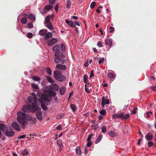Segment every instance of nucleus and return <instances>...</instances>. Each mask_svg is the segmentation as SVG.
I'll return each instance as SVG.
<instances>
[{
	"label": "nucleus",
	"instance_id": "1",
	"mask_svg": "<svg viewBox=\"0 0 156 156\" xmlns=\"http://www.w3.org/2000/svg\"><path fill=\"white\" fill-rule=\"evenodd\" d=\"M36 95L38 97V105H41L42 109L44 110H48L47 107L45 105H48L50 103V101L49 100L46 94H42L40 92H37Z\"/></svg>",
	"mask_w": 156,
	"mask_h": 156
},
{
	"label": "nucleus",
	"instance_id": "2",
	"mask_svg": "<svg viewBox=\"0 0 156 156\" xmlns=\"http://www.w3.org/2000/svg\"><path fill=\"white\" fill-rule=\"evenodd\" d=\"M17 118L18 122L22 125V128H25V124L27 121L30 120L32 118L29 115L19 112L17 113Z\"/></svg>",
	"mask_w": 156,
	"mask_h": 156
},
{
	"label": "nucleus",
	"instance_id": "3",
	"mask_svg": "<svg viewBox=\"0 0 156 156\" xmlns=\"http://www.w3.org/2000/svg\"><path fill=\"white\" fill-rule=\"evenodd\" d=\"M53 76L57 81L60 82L63 81L66 79V77L63 75L62 73L59 71H55Z\"/></svg>",
	"mask_w": 156,
	"mask_h": 156
},
{
	"label": "nucleus",
	"instance_id": "4",
	"mask_svg": "<svg viewBox=\"0 0 156 156\" xmlns=\"http://www.w3.org/2000/svg\"><path fill=\"white\" fill-rule=\"evenodd\" d=\"M56 58L54 59L55 62L58 64H63L65 62L64 58L65 57V55L63 53L59 54L57 56H55Z\"/></svg>",
	"mask_w": 156,
	"mask_h": 156
},
{
	"label": "nucleus",
	"instance_id": "5",
	"mask_svg": "<svg viewBox=\"0 0 156 156\" xmlns=\"http://www.w3.org/2000/svg\"><path fill=\"white\" fill-rule=\"evenodd\" d=\"M28 101L33 104H38L39 103L38 99H37L36 97L29 96L27 98Z\"/></svg>",
	"mask_w": 156,
	"mask_h": 156
},
{
	"label": "nucleus",
	"instance_id": "6",
	"mask_svg": "<svg viewBox=\"0 0 156 156\" xmlns=\"http://www.w3.org/2000/svg\"><path fill=\"white\" fill-rule=\"evenodd\" d=\"M35 105L29 104L30 112H34L39 110V107L38 104H35Z\"/></svg>",
	"mask_w": 156,
	"mask_h": 156
},
{
	"label": "nucleus",
	"instance_id": "7",
	"mask_svg": "<svg viewBox=\"0 0 156 156\" xmlns=\"http://www.w3.org/2000/svg\"><path fill=\"white\" fill-rule=\"evenodd\" d=\"M60 49V47L58 44H56L53 47L52 50L54 52H55V56H57L59 54L62 53L59 51Z\"/></svg>",
	"mask_w": 156,
	"mask_h": 156
},
{
	"label": "nucleus",
	"instance_id": "8",
	"mask_svg": "<svg viewBox=\"0 0 156 156\" xmlns=\"http://www.w3.org/2000/svg\"><path fill=\"white\" fill-rule=\"evenodd\" d=\"M57 41V39L56 38L51 39L48 41L47 44L48 46H52L55 44Z\"/></svg>",
	"mask_w": 156,
	"mask_h": 156
},
{
	"label": "nucleus",
	"instance_id": "9",
	"mask_svg": "<svg viewBox=\"0 0 156 156\" xmlns=\"http://www.w3.org/2000/svg\"><path fill=\"white\" fill-rule=\"evenodd\" d=\"M12 127L14 129L17 130V131H20L21 129L19 125V124L16 122H14L12 123Z\"/></svg>",
	"mask_w": 156,
	"mask_h": 156
},
{
	"label": "nucleus",
	"instance_id": "10",
	"mask_svg": "<svg viewBox=\"0 0 156 156\" xmlns=\"http://www.w3.org/2000/svg\"><path fill=\"white\" fill-rule=\"evenodd\" d=\"M62 64L61 63L58 64L56 66L55 69L62 71L66 70L67 69V67L65 65Z\"/></svg>",
	"mask_w": 156,
	"mask_h": 156
},
{
	"label": "nucleus",
	"instance_id": "11",
	"mask_svg": "<svg viewBox=\"0 0 156 156\" xmlns=\"http://www.w3.org/2000/svg\"><path fill=\"white\" fill-rule=\"evenodd\" d=\"M52 8V6L51 5H47L44 8V10L41 12L42 14H44L46 13V11H48L51 10Z\"/></svg>",
	"mask_w": 156,
	"mask_h": 156
},
{
	"label": "nucleus",
	"instance_id": "12",
	"mask_svg": "<svg viewBox=\"0 0 156 156\" xmlns=\"http://www.w3.org/2000/svg\"><path fill=\"white\" fill-rule=\"evenodd\" d=\"M0 129L4 132H5L8 130V127L7 125H5L3 124H0Z\"/></svg>",
	"mask_w": 156,
	"mask_h": 156
},
{
	"label": "nucleus",
	"instance_id": "13",
	"mask_svg": "<svg viewBox=\"0 0 156 156\" xmlns=\"http://www.w3.org/2000/svg\"><path fill=\"white\" fill-rule=\"evenodd\" d=\"M29 104L28 105H24L22 106V110L25 112L29 113L30 112Z\"/></svg>",
	"mask_w": 156,
	"mask_h": 156
},
{
	"label": "nucleus",
	"instance_id": "14",
	"mask_svg": "<svg viewBox=\"0 0 156 156\" xmlns=\"http://www.w3.org/2000/svg\"><path fill=\"white\" fill-rule=\"evenodd\" d=\"M65 22L68 25L72 28H75L76 27L74 23L71 21H69L67 20H65Z\"/></svg>",
	"mask_w": 156,
	"mask_h": 156
},
{
	"label": "nucleus",
	"instance_id": "15",
	"mask_svg": "<svg viewBox=\"0 0 156 156\" xmlns=\"http://www.w3.org/2000/svg\"><path fill=\"white\" fill-rule=\"evenodd\" d=\"M62 140H58L57 141V145L59 147V151L60 152L62 150L63 147V146L62 144Z\"/></svg>",
	"mask_w": 156,
	"mask_h": 156
},
{
	"label": "nucleus",
	"instance_id": "16",
	"mask_svg": "<svg viewBox=\"0 0 156 156\" xmlns=\"http://www.w3.org/2000/svg\"><path fill=\"white\" fill-rule=\"evenodd\" d=\"M36 117L40 121L42 119V113L41 112L38 111L36 113Z\"/></svg>",
	"mask_w": 156,
	"mask_h": 156
},
{
	"label": "nucleus",
	"instance_id": "17",
	"mask_svg": "<svg viewBox=\"0 0 156 156\" xmlns=\"http://www.w3.org/2000/svg\"><path fill=\"white\" fill-rule=\"evenodd\" d=\"M52 37V34L51 32H48V33H46V34H45V37H44V39L45 40H48L49 38H50L51 37Z\"/></svg>",
	"mask_w": 156,
	"mask_h": 156
},
{
	"label": "nucleus",
	"instance_id": "18",
	"mask_svg": "<svg viewBox=\"0 0 156 156\" xmlns=\"http://www.w3.org/2000/svg\"><path fill=\"white\" fill-rule=\"evenodd\" d=\"M7 136L11 137L13 136L15 134L14 132L12 131H9L8 129L5 132Z\"/></svg>",
	"mask_w": 156,
	"mask_h": 156
},
{
	"label": "nucleus",
	"instance_id": "19",
	"mask_svg": "<svg viewBox=\"0 0 156 156\" xmlns=\"http://www.w3.org/2000/svg\"><path fill=\"white\" fill-rule=\"evenodd\" d=\"M146 139L148 141H150L152 140L153 138L152 134L151 133H149L145 136Z\"/></svg>",
	"mask_w": 156,
	"mask_h": 156
},
{
	"label": "nucleus",
	"instance_id": "20",
	"mask_svg": "<svg viewBox=\"0 0 156 156\" xmlns=\"http://www.w3.org/2000/svg\"><path fill=\"white\" fill-rule=\"evenodd\" d=\"M66 90L65 87H61L59 89V93L60 95H63L64 94Z\"/></svg>",
	"mask_w": 156,
	"mask_h": 156
},
{
	"label": "nucleus",
	"instance_id": "21",
	"mask_svg": "<svg viewBox=\"0 0 156 156\" xmlns=\"http://www.w3.org/2000/svg\"><path fill=\"white\" fill-rule=\"evenodd\" d=\"M76 153L78 155H81L82 154V152L80 147L78 146H77L75 150Z\"/></svg>",
	"mask_w": 156,
	"mask_h": 156
},
{
	"label": "nucleus",
	"instance_id": "22",
	"mask_svg": "<svg viewBox=\"0 0 156 156\" xmlns=\"http://www.w3.org/2000/svg\"><path fill=\"white\" fill-rule=\"evenodd\" d=\"M47 33V30L45 29H42L40 30L39 34L42 36H45V34Z\"/></svg>",
	"mask_w": 156,
	"mask_h": 156
},
{
	"label": "nucleus",
	"instance_id": "23",
	"mask_svg": "<svg viewBox=\"0 0 156 156\" xmlns=\"http://www.w3.org/2000/svg\"><path fill=\"white\" fill-rule=\"evenodd\" d=\"M51 88L54 90L57 91L59 89V87L58 85L54 84L52 85Z\"/></svg>",
	"mask_w": 156,
	"mask_h": 156
},
{
	"label": "nucleus",
	"instance_id": "24",
	"mask_svg": "<svg viewBox=\"0 0 156 156\" xmlns=\"http://www.w3.org/2000/svg\"><path fill=\"white\" fill-rule=\"evenodd\" d=\"M105 44L111 47L112 46V41L110 39H106L105 41Z\"/></svg>",
	"mask_w": 156,
	"mask_h": 156
},
{
	"label": "nucleus",
	"instance_id": "25",
	"mask_svg": "<svg viewBox=\"0 0 156 156\" xmlns=\"http://www.w3.org/2000/svg\"><path fill=\"white\" fill-rule=\"evenodd\" d=\"M29 17L31 20L33 21H35L36 20L35 15L32 13H30L29 14Z\"/></svg>",
	"mask_w": 156,
	"mask_h": 156
},
{
	"label": "nucleus",
	"instance_id": "26",
	"mask_svg": "<svg viewBox=\"0 0 156 156\" xmlns=\"http://www.w3.org/2000/svg\"><path fill=\"white\" fill-rule=\"evenodd\" d=\"M103 99L104 103L106 105H108L109 104V101L108 100L106 97H103L102 99Z\"/></svg>",
	"mask_w": 156,
	"mask_h": 156
},
{
	"label": "nucleus",
	"instance_id": "27",
	"mask_svg": "<svg viewBox=\"0 0 156 156\" xmlns=\"http://www.w3.org/2000/svg\"><path fill=\"white\" fill-rule=\"evenodd\" d=\"M108 135L112 137H115L116 135V133L113 131H110V132L108 133Z\"/></svg>",
	"mask_w": 156,
	"mask_h": 156
},
{
	"label": "nucleus",
	"instance_id": "28",
	"mask_svg": "<svg viewBox=\"0 0 156 156\" xmlns=\"http://www.w3.org/2000/svg\"><path fill=\"white\" fill-rule=\"evenodd\" d=\"M103 137V135L102 134H100L98 136V139L95 141V144H98L102 140Z\"/></svg>",
	"mask_w": 156,
	"mask_h": 156
},
{
	"label": "nucleus",
	"instance_id": "29",
	"mask_svg": "<svg viewBox=\"0 0 156 156\" xmlns=\"http://www.w3.org/2000/svg\"><path fill=\"white\" fill-rule=\"evenodd\" d=\"M46 24V26L48 28L51 30L53 29V27L51 23H48Z\"/></svg>",
	"mask_w": 156,
	"mask_h": 156
},
{
	"label": "nucleus",
	"instance_id": "30",
	"mask_svg": "<svg viewBox=\"0 0 156 156\" xmlns=\"http://www.w3.org/2000/svg\"><path fill=\"white\" fill-rule=\"evenodd\" d=\"M51 18V16L50 15H48L45 18V23H48L50 22V19Z\"/></svg>",
	"mask_w": 156,
	"mask_h": 156
},
{
	"label": "nucleus",
	"instance_id": "31",
	"mask_svg": "<svg viewBox=\"0 0 156 156\" xmlns=\"http://www.w3.org/2000/svg\"><path fill=\"white\" fill-rule=\"evenodd\" d=\"M108 76L111 79H113L115 78V75L113 73L110 72L108 74Z\"/></svg>",
	"mask_w": 156,
	"mask_h": 156
},
{
	"label": "nucleus",
	"instance_id": "32",
	"mask_svg": "<svg viewBox=\"0 0 156 156\" xmlns=\"http://www.w3.org/2000/svg\"><path fill=\"white\" fill-rule=\"evenodd\" d=\"M47 79L48 80V81L51 83H54V81L51 78V77L49 76H47Z\"/></svg>",
	"mask_w": 156,
	"mask_h": 156
},
{
	"label": "nucleus",
	"instance_id": "33",
	"mask_svg": "<svg viewBox=\"0 0 156 156\" xmlns=\"http://www.w3.org/2000/svg\"><path fill=\"white\" fill-rule=\"evenodd\" d=\"M21 22L23 24H25L27 22V19L26 17H23L21 20Z\"/></svg>",
	"mask_w": 156,
	"mask_h": 156
},
{
	"label": "nucleus",
	"instance_id": "34",
	"mask_svg": "<svg viewBox=\"0 0 156 156\" xmlns=\"http://www.w3.org/2000/svg\"><path fill=\"white\" fill-rule=\"evenodd\" d=\"M83 82L84 83H87L88 81V76L85 75L83 76Z\"/></svg>",
	"mask_w": 156,
	"mask_h": 156
},
{
	"label": "nucleus",
	"instance_id": "35",
	"mask_svg": "<svg viewBox=\"0 0 156 156\" xmlns=\"http://www.w3.org/2000/svg\"><path fill=\"white\" fill-rule=\"evenodd\" d=\"M49 93L50 95L52 97L55 96L56 94V92L54 91L51 90Z\"/></svg>",
	"mask_w": 156,
	"mask_h": 156
},
{
	"label": "nucleus",
	"instance_id": "36",
	"mask_svg": "<svg viewBox=\"0 0 156 156\" xmlns=\"http://www.w3.org/2000/svg\"><path fill=\"white\" fill-rule=\"evenodd\" d=\"M70 107L73 110V112H74L76 110V107L75 105L74 104H71L70 105Z\"/></svg>",
	"mask_w": 156,
	"mask_h": 156
},
{
	"label": "nucleus",
	"instance_id": "37",
	"mask_svg": "<svg viewBox=\"0 0 156 156\" xmlns=\"http://www.w3.org/2000/svg\"><path fill=\"white\" fill-rule=\"evenodd\" d=\"M32 79L34 80L37 81H39L40 80V77L36 76H33L32 77Z\"/></svg>",
	"mask_w": 156,
	"mask_h": 156
},
{
	"label": "nucleus",
	"instance_id": "38",
	"mask_svg": "<svg viewBox=\"0 0 156 156\" xmlns=\"http://www.w3.org/2000/svg\"><path fill=\"white\" fill-rule=\"evenodd\" d=\"M46 69L47 72L49 75H51V69L47 67L46 68Z\"/></svg>",
	"mask_w": 156,
	"mask_h": 156
},
{
	"label": "nucleus",
	"instance_id": "39",
	"mask_svg": "<svg viewBox=\"0 0 156 156\" xmlns=\"http://www.w3.org/2000/svg\"><path fill=\"white\" fill-rule=\"evenodd\" d=\"M124 113L123 112H120L117 114L118 118L122 119V116Z\"/></svg>",
	"mask_w": 156,
	"mask_h": 156
},
{
	"label": "nucleus",
	"instance_id": "40",
	"mask_svg": "<svg viewBox=\"0 0 156 156\" xmlns=\"http://www.w3.org/2000/svg\"><path fill=\"white\" fill-rule=\"evenodd\" d=\"M100 113L101 115H105L106 113V110L105 109H103L100 111Z\"/></svg>",
	"mask_w": 156,
	"mask_h": 156
},
{
	"label": "nucleus",
	"instance_id": "41",
	"mask_svg": "<svg viewBox=\"0 0 156 156\" xmlns=\"http://www.w3.org/2000/svg\"><path fill=\"white\" fill-rule=\"evenodd\" d=\"M106 131V128L105 126H103L101 128V132L103 133H105Z\"/></svg>",
	"mask_w": 156,
	"mask_h": 156
},
{
	"label": "nucleus",
	"instance_id": "42",
	"mask_svg": "<svg viewBox=\"0 0 156 156\" xmlns=\"http://www.w3.org/2000/svg\"><path fill=\"white\" fill-rule=\"evenodd\" d=\"M29 152L27 149H24L23 152L22 153L23 155H27L28 154Z\"/></svg>",
	"mask_w": 156,
	"mask_h": 156
},
{
	"label": "nucleus",
	"instance_id": "43",
	"mask_svg": "<svg viewBox=\"0 0 156 156\" xmlns=\"http://www.w3.org/2000/svg\"><path fill=\"white\" fill-rule=\"evenodd\" d=\"M32 86L33 88L36 89H38L39 87L37 84L33 83L32 84Z\"/></svg>",
	"mask_w": 156,
	"mask_h": 156
},
{
	"label": "nucleus",
	"instance_id": "44",
	"mask_svg": "<svg viewBox=\"0 0 156 156\" xmlns=\"http://www.w3.org/2000/svg\"><path fill=\"white\" fill-rule=\"evenodd\" d=\"M129 114H127L125 115L123 114L122 119H126L129 117Z\"/></svg>",
	"mask_w": 156,
	"mask_h": 156
},
{
	"label": "nucleus",
	"instance_id": "45",
	"mask_svg": "<svg viewBox=\"0 0 156 156\" xmlns=\"http://www.w3.org/2000/svg\"><path fill=\"white\" fill-rule=\"evenodd\" d=\"M61 47L62 48V51L63 52L65 51V47L63 44L62 43L61 44Z\"/></svg>",
	"mask_w": 156,
	"mask_h": 156
},
{
	"label": "nucleus",
	"instance_id": "46",
	"mask_svg": "<svg viewBox=\"0 0 156 156\" xmlns=\"http://www.w3.org/2000/svg\"><path fill=\"white\" fill-rule=\"evenodd\" d=\"M96 5V3L95 2H92L91 3L90 5V7L92 9H93Z\"/></svg>",
	"mask_w": 156,
	"mask_h": 156
},
{
	"label": "nucleus",
	"instance_id": "47",
	"mask_svg": "<svg viewBox=\"0 0 156 156\" xmlns=\"http://www.w3.org/2000/svg\"><path fill=\"white\" fill-rule=\"evenodd\" d=\"M27 37L29 38H31L33 37V34L31 33H28L27 34Z\"/></svg>",
	"mask_w": 156,
	"mask_h": 156
},
{
	"label": "nucleus",
	"instance_id": "48",
	"mask_svg": "<svg viewBox=\"0 0 156 156\" xmlns=\"http://www.w3.org/2000/svg\"><path fill=\"white\" fill-rule=\"evenodd\" d=\"M28 27L29 28H31L33 27V24L32 23H28L27 24Z\"/></svg>",
	"mask_w": 156,
	"mask_h": 156
},
{
	"label": "nucleus",
	"instance_id": "49",
	"mask_svg": "<svg viewBox=\"0 0 156 156\" xmlns=\"http://www.w3.org/2000/svg\"><path fill=\"white\" fill-rule=\"evenodd\" d=\"M154 145V143L152 142H149L148 143V147H152Z\"/></svg>",
	"mask_w": 156,
	"mask_h": 156
},
{
	"label": "nucleus",
	"instance_id": "50",
	"mask_svg": "<svg viewBox=\"0 0 156 156\" xmlns=\"http://www.w3.org/2000/svg\"><path fill=\"white\" fill-rule=\"evenodd\" d=\"M109 29L110 30L109 31L110 33H112L113 31H115V29L114 27H109Z\"/></svg>",
	"mask_w": 156,
	"mask_h": 156
},
{
	"label": "nucleus",
	"instance_id": "51",
	"mask_svg": "<svg viewBox=\"0 0 156 156\" xmlns=\"http://www.w3.org/2000/svg\"><path fill=\"white\" fill-rule=\"evenodd\" d=\"M55 2V0H49V4L52 5Z\"/></svg>",
	"mask_w": 156,
	"mask_h": 156
},
{
	"label": "nucleus",
	"instance_id": "52",
	"mask_svg": "<svg viewBox=\"0 0 156 156\" xmlns=\"http://www.w3.org/2000/svg\"><path fill=\"white\" fill-rule=\"evenodd\" d=\"M86 85H87V84H86L85 85V90L87 93L89 94L90 93V92L89 90V89L88 88H87L86 87Z\"/></svg>",
	"mask_w": 156,
	"mask_h": 156
},
{
	"label": "nucleus",
	"instance_id": "53",
	"mask_svg": "<svg viewBox=\"0 0 156 156\" xmlns=\"http://www.w3.org/2000/svg\"><path fill=\"white\" fill-rule=\"evenodd\" d=\"M97 45L99 48H101L102 47V43L100 41L98 42L97 44Z\"/></svg>",
	"mask_w": 156,
	"mask_h": 156
},
{
	"label": "nucleus",
	"instance_id": "54",
	"mask_svg": "<svg viewBox=\"0 0 156 156\" xmlns=\"http://www.w3.org/2000/svg\"><path fill=\"white\" fill-rule=\"evenodd\" d=\"M104 61V58H102L100 59L98 61V63L99 64H101L103 63Z\"/></svg>",
	"mask_w": 156,
	"mask_h": 156
},
{
	"label": "nucleus",
	"instance_id": "55",
	"mask_svg": "<svg viewBox=\"0 0 156 156\" xmlns=\"http://www.w3.org/2000/svg\"><path fill=\"white\" fill-rule=\"evenodd\" d=\"M92 134L89 135L88 136V137L87 138V140L88 141H90V140L91 139V137L92 136Z\"/></svg>",
	"mask_w": 156,
	"mask_h": 156
},
{
	"label": "nucleus",
	"instance_id": "56",
	"mask_svg": "<svg viewBox=\"0 0 156 156\" xmlns=\"http://www.w3.org/2000/svg\"><path fill=\"white\" fill-rule=\"evenodd\" d=\"M26 137V135H21L19 137H18V139H24Z\"/></svg>",
	"mask_w": 156,
	"mask_h": 156
},
{
	"label": "nucleus",
	"instance_id": "57",
	"mask_svg": "<svg viewBox=\"0 0 156 156\" xmlns=\"http://www.w3.org/2000/svg\"><path fill=\"white\" fill-rule=\"evenodd\" d=\"M94 72V71L93 70H92L91 71L90 73V77H92L94 76V75L93 73Z\"/></svg>",
	"mask_w": 156,
	"mask_h": 156
},
{
	"label": "nucleus",
	"instance_id": "58",
	"mask_svg": "<svg viewBox=\"0 0 156 156\" xmlns=\"http://www.w3.org/2000/svg\"><path fill=\"white\" fill-rule=\"evenodd\" d=\"M152 114V112H151L149 111L147 113L146 115L147 116V117L148 118L149 117L150 115L151 114Z\"/></svg>",
	"mask_w": 156,
	"mask_h": 156
},
{
	"label": "nucleus",
	"instance_id": "59",
	"mask_svg": "<svg viewBox=\"0 0 156 156\" xmlns=\"http://www.w3.org/2000/svg\"><path fill=\"white\" fill-rule=\"evenodd\" d=\"M137 110V108H134L133 109L132 112V113L133 114H135L136 112V111Z\"/></svg>",
	"mask_w": 156,
	"mask_h": 156
},
{
	"label": "nucleus",
	"instance_id": "60",
	"mask_svg": "<svg viewBox=\"0 0 156 156\" xmlns=\"http://www.w3.org/2000/svg\"><path fill=\"white\" fill-rule=\"evenodd\" d=\"M92 144V142L90 141H88L87 144V147H90L91 146Z\"/></svg>",
	"mask_w": 156,
	"mask_h": 156
},
{
	"label": "nucleus",
	"instance_id": "61",
	"mask_svg": "<svg viewBox=\"0 0 156 156\" xmlns=\"http://www.w3.org/2000/svg\"><path fill=\"white\" fill-rule=\"evenodd\" d=\"M54 9L55 11L57 12H58V6L57 5H55V6L54 7Z\"/></svg>",
	"mask_w": 156,
	"mask_h": 156
},
{
	"label": "nucleus",
	"instance_id": "62",
	"mask_svg": "<svg viewBox=\"0 0 156 156\" xmlns=\"http://www.w3.org/2000/svg\"><path fill=\"white\" fill-rule=\"evenodd\" d=\"M103 101V99H102V101H101V106L102 107L104 108L105 106V104L104 103Z\"/></svg>",
	"mask_w": 156,
	"mask_h": 156
},
{
	"label": "nucleus",
	"instance_id": "63",
	"mask_svg": "<svg viewBox=\"0 0 156 156\" xmlns=\"http://www.w3.org/2000/svg\"><path fill=\"white\" fill-rule=\"evenodd\" d=\"M61 126L60 125H59L57 127L56 129L57 130H60L61 129Z\"/></svg>",
	"mask_w": 156,
	"mask_h": 156
},
{
	"label": "nucleus",
	"instance_id": "64",
	"mask_svg": "<svg viewBox=\"0 0 156 156\" xmlns=\"http://www.w3.org/2000/svg\"><path fill=\"white\" fill-rule=\"evenodd\" d=\"M62 116L61 115H58L57 117H56V119H61L62 118Z\"/></svg>",
	"mask_w": 156,
	"mask_h": 156
}]
</instances>
